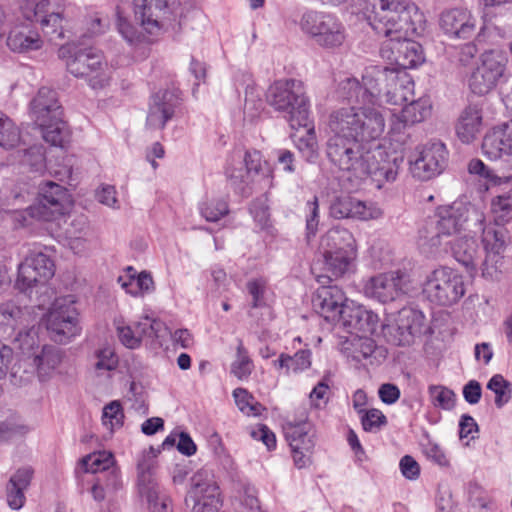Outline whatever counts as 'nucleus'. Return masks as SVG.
I'll return each instance as SVG.
<instances>
[{"instance_id":"nucleus-55","label":"nucleus","mask_w":512,"mask_h":512,"mask_svg":"<svg viewBox=\"0 0 512 512\" xmlns=\"http://www.w3.org/2000/svg\"><path fill=\"white\" fill-rule=\"evenodd\" d=\"M199 211L202 217L209 222H216L229 212L226 201L222 199H213L202 202L199 205Z\"/></svg>"},{"instance_id":"nucleus-28","label":"nucleus","mask_w":512,"mask_h":512,"mask_svg":"<svg viewBox=\"0 0 512 512\" xmlns=\"http://www.w3.org/2000/svg\"><path fill=\"white\" fill-rule=\"evenodd\" d=\"M330 215L335 219L353 218L359 220L378 219L383 212L373 203L344 196L336 198L330 205Z\"/></svg>"},{"instance_id":"nucleus-21","label":"nucleus","mask_w":512,"mask_h":512,"mask_svg":"<svg viewBox=\"0 0 512 512\" xmlns=\"http://www.w3.org/2000/svg\"><path fill=\"white\" fill-rule=\"evenodd\" d=\"M371 68H389L388 66L381 65H371L365 68L362 75V82H359L356 78H348L346 81L342 83V88L346 91V98L348 100H353L359 104L363 105H378L381 106L383 104V97L385 94V90L389 88V83L387 81H377L375 82V89L368 88L366 84V76L368 75V70Z\"/></svg>"},{"instance_id":"nucleus-7","label":"nucleus","mask_w":512,"mask_h":512,"mask_svg":"<svg viewBox=\"0 0 512 512\" xmlns=\"http://www.w3.org/2000/svg\"><path fill=\"white\" fill-rule=\"evenodd\" d=\"M299 26L305 35L324 49L341 47L347 37L344 24L331 13L307 11L302 14Z\"/></svg>"},{"instance_id":"nucleus-38","label":"nucleus","mask_w":512,"mask_h":512,"mask_svg":"<svg viewBox=\"0 0 512 512\" xmlns=\"http://www.w3.org/2000/svg\"><path fill=\"white\" fill-rule=\"evenodd\" d=\"M357 251L353 234L346 228L334 226L330 228L321 240L322 252Z\"/></svg>"},{"instance_id":"nucleus-20","label":"nucleus","mask_w":512,"mask_h":512,"mask_svg":"<svg viewBox=\"0 0 512 512\" xmlns=\"http://www.w3.org/2000/svg\"><path fill=\"white\" fill-rule=\"evenodd\" d=\"M181 91L177 88L161 90L151 96L146 125L151 129H164L181 109Z\"/></svg>"},{"instance_id":"nucleus-58","label":"nucleus","mask_w":512,"mask_h":512,"mask_svg":"<svg viewBox=\"0 0 512 512\" xmlns=\"http://www.w3.org/2000/svg\"><path fill=\"white\" fill-rule=\"evenodd\" d=\"M506 35V29L493 24H484L476 36V42L478 44L497 46L505 39Z\"/></svg>"},{"instance_id":"nucleus-34","label":"nucleus","mask_w":512,"mask_h":512,"mask_svg":"<svg viewBox=\"0 0 512 512\" xmlns=\"http://www.w3.org/2000/svg\"><path fill=\"white\" fill-rule=\"evenodd\" d=\"M365 293L381 303L394 301L403 294L401 278L393 273L375 276L366 285Z\"/></svg>"},{"instance_id":"nucleus-16","label":"nucleus","mask_w":512,"mask_h":512,"mask_svg":"<svg viewBox=\"0 0 512 512\" xmlns=\"http://www.w3.org/2000/svg\"><path fill=\"white\" fill-rule=\"evenodd\" d=\"M158 451L150 447L148 453L138 460V491L150 503L154 512H167L169 497L161 490L154 476L155 457Z\"/></svg>"},{"instance_id":"nucleus-51","label":"nucleus","mask_w":512,"mask_h":512,"mask_svg":"<svg viewBox=\"0 0 512 512\" xmlns=\"http://www.w3.org/2000/svg\"><path fill=\"white\" fill-rule=\"evenodd\" d=\"M492 212L497 224H505L512 219V193H504L492 200Z\"/></svg>"},{"instance_id":"nucleus-35","label":"nucleus","mask_w":512,"mask_h":512,"mask_svg":"<svg viewBox=\"0 0 512 512\" xmlns=\"http://www.w3.org/2000/svg\"><path fill=\"white\" fill-rule=\"evenodd\" d=\"M482 127V104L470 103L461 112L455 130L462 143L470 144L477 139Z\"/></svg>"},{"instance_id":"nucleus-48","label":"nucleus","mask_w":512,"mask_h":512,"mask_svg":"<svg viewBox=\"0 0 512 512\" xmlns=\"http://www.w3.org/2000/svg\"><path fill=\"white\" fill-rule=\"evenodd\" d=\"M487 389L495 394V405L502 408L512 397V384L501 374L493 375L487 383Z\"/></svg>"},{"instance_id":"nucleus-45","label":"nucleus","mask_w":512,"mask_h":512,"mask_svg":"<svg viewBox=\"0 0 512 512\" xmlns=\"http://www.w3.org/2000/svg\"><path fill=\"white\" fill-rule=\"evenodd\" d=\"M134 326L140 336V341L143 339H161L168 333V328L163 321L149 316L142 317L140 321L134 324Z\"/></svg>"},{"instance_id":"nucleus-5","label":"nucleus","mask_w":512,"mask_h":512,"mask_svg":"<svg viewBox=\"0 0 512 512\" xmlns=\"http://www.w3.org/2000/svg\"><path fill=\"white\" fill-rule=\"evenodd\" d=\"M328 133L326 154L329 161L356 178L367 177L371 173V159L375 157L370 148L356 141L345 131H336L328 126Z\"/></svg>"},{"instance_id":"nucleus-2","label":"nucleus","mask_w":512,"mask_h":512,"mask_svg":"<svg viewBox=\"0 0 512 512\" xmlns=\"http://www.w3.org/2000/svg\"><path fill=\"white\" fill-rule=\"evenodd\" d=\"M367 20L378 35L399 40L416 32L422 15L411 0H376Z\"/></svg>"},{"instance_id":"nucleus-22","label":"nucleus","mask_w":512,"mask_h":512,"mask_svg":"<svg viewBox=\"0 0 512 512\" xmlns=\"http://www.w3.org/2000/svg\"><path fill=\"white\" fill-rule=\"evenodd\" d=\"M378 322V315L373 311L354 302H348L335 325L351 334L373 335L377 330Z\"/></svg>"},{"instance_id":"nucleus-26","label":"nucleus","mask_w":512,"mask_h":512,"mask_svg":"<svg viewBox=\"0 0 512 512\" xmlns=\"http://www.w3.org/2000/svg\"><path fill=\"white\" fill-rule=\"evenodd\" d=\"M35 317L27 306H20L15 301L0 305V338L8 340L20 329L28 328Z\"/></svg>"},{"instance_id":"nucleus-36","label":"nucleus","mask_w":512,"mask_h":512,"mask_svg":"<svg viewBox=\"0 0 512 512\" xmlns=\"http://www.w3.org/2000/svg\"><path fill=\"white\" fill-rule=\"evenodd\" d=\"M7 47L15 53H29L42 48L43 40L39 33L28 26L12 28L6 39Z\"/></svg>"},{"instance_id":"nucleus-47","label":"nucleus","mask_w":512,"mask_h":512,"mask_svg":"<svg viewBox=\"0 0 512 512\" xmlns=\"http://www.w3.org/2000/svg\"><path fill=\"white\" fill-rule=\"evenodd\" d=\"M20 130L14 121L0 111V146L11 149L20 142Z\"/></svg>"},{"instance_id":"nucleus-13","label":"nucleus","mask_w":512,"mask_h":512,"mask_svg":"<svg viewBox=\"0 0 512 512\" xmlns=\"http://www.w3.org/2000/svg\"><path fill=\"white\" fill-rule=\"evenodd\" d=\"M191 488L185 503L192 512H218L222 506L219 486L211 472L205 469L197 471L191 478Z\"/></svg>"},{"instance_id":"nucleus-40","label":"nucleus","mask_w":512,"mask_h":512,"mask_svg":"<svg viewBox=\"0 0 512 512\" xmlns=\"http://www.w3.org/2000/svg\"><path fill=\"white\" fill-rule=\"evenodd\" d=\"M62 351L53 345H44L40 352L33 353V365L41 381H44L62 361Z\"/></svg>"},{"instance_id":"nucleus-4","label":"nucleus","mask_w":512,"mask_h":512,"mask_svg":"<svg viewBox=\"0 0 512 512\" xmlns=\"http://www.w3.org/2000/svg\"><path fill=\"white\" fill-rule=\"evenodd\" d=\"M343 107L333 111L328 126L336 131H345L366 146L379 139L385 130L384 110L378 105Z\"/></svg>"},{"instance_id":"nucleus-46","label":"nucleus","mask_w":512,"mask_h":512,"mask_svg":"<svg viewBox=\"0 0 512 512\" xmlns=\"http://www.w3.org/2000/svg\"><path fill=\"white\" fill-rule=\"evenodd\" d=\"M115 463L114 456L108 451H98L89 454L81 459V465L85 472L100 474L109 469Z\"/></svg>"},{"instance_id":"nucleus-49","label":"nucleus","mask_w":512,"mask_h":512,"mask_svg":"<svg viewBox=\"0 0 512 512\" xmlns=\"http://www.w3.org/2000/svg\"><path fill=\"white\" fill-rule=\"evenodd\" d=\"M236 359L231 364V373L238 379H247L253 370V362L244 347L242 340L238 341Z\"/></svg>"},{"instance_id":"nucleus-53","label":"nucleus","mask_w":512,"mask_h":512,"mask_svg":"<svg viewBox=\"0 0 512 512\" xmlns=\"http://www.w3.org/2000/svg\"><path fill=\"white\" fill-rule=\"evenodd\" d=\"M97 361L94 368L98 375L104 371H114L119 365V358L113 348L106 346L95 351Z\"/></svg>"},{"instance_id":"nucleus-64","label":"nucleus","mask_w":512,"mask_h":512,"mask_svg":"<svg viewBox=\"0 0 512 512\" xmlns=\"http://www.w3.org/2000/svg\"><path fill=\"white\" fill-rule=\"evenodd\" d=\"M95 480L109 491H115L121 486L120 472L115 463L109 469L98 474Z\"/></svg>"},{"instance_id":"nucleus-43","label":"nucleus","mask_w":512,"mask_h":512,"mask_svg":"<svg viewBox=\"0 0 512 512\" xmlns=\"http://www.w3.org/2000/svg\"><path fill=\"white\" fill-rule=\"evenodd\" d=\"M226 175L235 193L242 197H248L252 194L255 177L246 171L243 166L228 168Z\"/></svg>"},{"instance_id":"nucleus-23","label":"nucleus","mask_w":512,"mask_h":512,"mask_svg":"<svg viewBox=\"0 0 512 512\" xmlns=\"http://www.w3.org/2000/svg\"><path fill=\"white\" fill-rule=\"evenodd\" d=\"M347 304L348 300L345 293L337 285H323L319 287L312 299L315 312L334 325L339 320Z\"/></svg>"},{"instance_id":"nucleus-6","label":"nucleus","mask_w":512,"mask_h":512,"mask_svg":"<svg viewBox=\"0 0 512 512\" xmlns=\"http://www.w3.org/2000/svg\"><path fill=\"white\" fill-rule=\"evenodd\" d=\"M66 52L70 53L66 61V67L72 75L77 78H84L94 90L102 89L108 85L111 79L110 69L99 51L89 47L71 52L62 47L59 50V56L65 58Z\"/></svg>"},{"instance_id":"nucleus-61","label":"nucleus","mask_w":512,"mask_h":512,"mask_svg":"<svg viewBox=\"0 0 512 512\" xmlns=\"http://www.w3.org/2000/svg\"><path fill=\"white\" fill-rule=\"evenodd\" d=\"M358 339L352 343L353 351L351 357L357 362H361L372 356L375 351V343L368 335H357Z\"/></svg>"},{"instance_id":"nucleus-25","label":"nucleus","mask_w":512,"mask_h":512,"mask_svg":"<svg viewBox=\"0 0 512 512\" xmlns=\"http://www.w3.org/2000/svg\"><path fill=\"white\" fill-rule=\"evenodd\" d=\"M476 226L479 227V225ZM477 230H482V242L486 250V258L482 262V276L495 279L499 273L498 263L502 261L501 253L506 245L505 231L502 228L493 227H481Z\"/></svg>"},{"instance_id":"nucleus-37","label":"nucleus","mask_w":512,"mask_h":512,"mask_svg":"<svg viewBox=\"0 0 512 512\" xmlns=\"http://www.w3.org/2000/svg\"><path fill=\"white\" fill-rule=\"evenodd\" d=\"M457 262L463 265L468 272L473 273L479 264V247L472 237H460L448 243Z\"/></svg>"},{"instance_id":"nucleus-39","label":"nucleus","mask_w":512,"mask_h":512,"mask_svg":"<svg viewBox=\"0 0 512 512\" xmlns=\"http://www.w3.org/2000/svg\"><path fill=\"white\" fill-rule=\"evenodd\" d=\"M128 279L120 276L118 283L130 295L134 297L150 294L155 290L154 281L150 272L142 271L139 274L136 270L129 266L127 268Z\"/></svg>"},{"instance_id":"nucleus-18","label":"nucleus","mask_w":512,"mask_h":512,"mask_svg":"<svg viewBox=\"0 0 512 512\" xmlns=\"http://www.w3.org/2000/svg\"><path fill=\"white\" fill-rule=\"evenodd\" d=\"M178 0H135V17L150 35H157L170 20Z\"/></svg>"},{"instance_id":"nucleus-33","label":"nucleus","mask_w":512,"mask_h":512,"mask_svg":"<svg viewBox=\"0 0 512 512\" xmlns=\"http://www.w3.org/2000/svg\"><path fill=\"white\" fill-rule=\"evenodd\" d=\"M324 275L328 280L344 278L354 273L357 251L322 252Z\"/></svg>"},{"instance_id":"nucleus-50","label":"nucleus","mask_w":512,"mask_h":512,"mask_svg":"<svg viewBox=\"0 0 512 512\" xmlns=\"http://www.w3.org/2000/svg\"><path fill=\"white\" fill-rule=\"evenodd\" d=\"M429 399L435 408L451 410L455 406V393L442 385L428 387Z\"/></svg>"},{"instance_id":"nucleus-59","label":"nucleus","mask_w":512,"mask_h":512,"mask_svg":"<svg viewBox=\"0 0 512 512\" xmlns=\"http://www.w3.org/2000/svg\"><path fill=\"white\" fill-rule=\"evenodd\" d=\"M249 212L260 229L270 227V213L267 200L264 197L253 200L249 206Z\"/></svg>"},{"instance_id":"nucleus-10","label":"nucleus","mask_w":512,"mask_h":512,"mask_svg":"<svg viewBox=\"0 0 512 512\" xmlns=\"http://www.w3.org/2000/svg\"><path fill=\"white\" fill-rule=\"evenodd\" d=\"M423 294L431 303L441 306L452 305L465 294L463 277L451 268H437L427 276Z\"/></svg>"},{"instance_id":"nucleus-63","label":"nucleus","mask_w":512,"mask_h":512,"mask_svg":"<svg viewBox=\"0 0 512 512\" xmlns=\"http://www.w3.org/2000/svg\"><path fill=\"white\" fill-rule=\"evenodd\" d=\"M306 212V234L307 238L316 235L319 225V204L318 198L315 196L312 201H308L305 206Z\"/></svg>"},{"instance_id":"nucleus-24","label":"nucleus","mask_w":512,"mask_h":512,"mask_svg":"<svg viewBox=\"0 0 512 512\" xmlns=\"http://www.w3.org/2000/svg\"><path fill=\"white\" fill-rule=\"evenodd\" d=\"M64 3L62 0H39L34 6V17L50 41L64 38Z\"/></svg>"},{"instance_id":"nucleus-8","label":"nucleus","mask_w":512,"mask_h":512,"mask_svg":"<svg viewBox=\"0 0 512 512\" xmlns=\"http://www.w3.org/2000/svg\"><path fill=\"white\" fill-rule=\"evenodd\" d=\"M45 325L50 339L67 344L81 333L79 312L73 295L56 298L45 315Z\"/></svg>"},{"instance_id":"nucleus-11","label":"nucleus","mask_w":512,"mask_h":512,"mask_svg":"<svg viewBox=\"0 0 512 512\" xmlns=\"http://www.w3.org/2000/svg\"><path fill=\"white\" fill-rule=\"evenodd\" d=\"M387 81L389 88L385 90L383 103L403 105L413 98L414 82L410 75L399 68H371L366 76L368 88L375 89V82Z\"/></svg>"},{"instance_id":"nucleus-41","label":"nucleus","mask_w":512,"mask_h":512,"mask_svg":"<svg viewBox=\"0 0 512 512\" xmlns=\"http://www.w3.org/2000/svg\"><path fill=\"white\" fill-rule=\"evenodd\" d=\"M41 128L43 139L55 147H64L70 139V130L62 116L48 120L47 123L37 124Z\"/></svg>"},{"instance_id":"nucleus-27","label":"nucleus","mask_w":512,"mask_h":512,"mask_svg":"<svg viewBox=\"0 0 512 512\" xmlns=\"http://www.w3.org/2000/svg\"><path fill=\"white\" fill-rule=\"evenodd\" d=\"M407 38L386 40L380 50L382 57L395 61L402 67H416L421 64L424 59L421 45Z\"/></svg>"},{"instance_id":"nucleus-17","label":"nucleus","mask_w":512,"mask_h":512,"mask_svg":"<svg viewBox=\"0 0 512 512\" xmlns=\"http://www.w3.org/2000/svg\"><path fill=\"white\" fill-rule=\"evenodd\" d=\"M298 421H289L284 427L285 437L292 450L294 464L301 469L310 463V453L315 446V431L307 420L305 411Z\"/></svg>"},{"instance_id":"nucleus-3","label":"nucleus","mask_w":512,"mask_h":512,"mask_svg":"<svg viewBox=\"0 0 512 512\" xmlns=\"http://www.w3.org/2000/svg\"><path fill=\"white\" fill-rule=\"evenodd\" d=\"M266 103L281 114L292 129L308 128L310 135V101L304 83L294 78H283L271 83L265 93Z\"/></svg>"},{"instance_id":"nucleus-31","label":"nucleus","mask_w":512,"mask_h":512,"mask_svg":"<svg viewBox=\"0 0 512 512\" xmlns=\"http://www.w3.org/2000/svg\"><path fill=\"white\" fill-rule=\"evenodd\" d=\"M482 152L490 160L512 155V119L493 127L483 138Z\"/></svg>"},{"instance_id":"nucleus-30","label":"nucleus","mask_w":512,"mask_h":512,"mask_svg":"<svg viewBox=\"0 0 512 512\" xmlns=\"http://www.w3.org/2000/svg\"><path fill=\"white\" fill-rule=\"evenodd\" d=\"M440 28L450 38L467 39L474 35L476 19L466 9L454 8L440 16Z\"/></svg>"},{"instance_id":"nucleus-56","label":"nucleus","mask_w":512,"mask_h":512,"mask_svg":"<svg viewBox=\"0 0 512 512\" xmlns=\"http://www.w3.org/2000/svg\"><path fill=\"white\" fill-rule=\"evenodd\" d=\"M124 412L120 401L114 400L105 405L102 413V423L109 430L122 427Z\"/></svg>"},{"instance_id":"nucleus-44","label":"nucleus","mask_w":512,"mask_h":512,"mask_svg":"<svg viewBox=\"0 0 512 512\" xmlns=\"http://www.w3.org/2000/svg\"><path fill=\"white\" fill-rule=\"evenodd\" d=\"M134 326L140 336V341L143 339H161L168 333V328L163 321L149 316L142 317L140 321L134 324Z\"/></svg>"},{"instance_id":"nucleus-1","label":"nucleus","mask_w":512,"mask_h":512,"mask_svg":"<svg viewBox=\"0 0 512 512\" xmlns=\"http://www.w3.org/2000/svg\"><path fill=\"white\" fill-rule=\"evenodd\" d=\"M481 229L484 218L473 206L463 202H454L451 205L440 206L434 216L419 230L420 239L432 248L444 246L457 238V235L466 228L470 220Z\"/></svg>"},{"instance_id":"nucleus-57","label":"nucleus","mask_w":512,"mask_h":512,"mask_svg":"<svg viewBox=\"0 0 512 512\" xmlns=\"http://www.w3.org/2000/svg\"><path fill=\"white\" fill-rule=\"evenodd\" d=\"M23 165L28 166L30 171L41 173L45 168V156L42 146L33 145L23 151L21 159Z\"/></svg>"},{"instance_id":"nucleus-29","label":"nucleus","mask_w":512,"mask_h":512,"mask_svg":"<svg viewBox=\"0 0 512 512\" xmlns=\"http://www.w3.org/2000/svg\"><path fill=\"white\" fill-rule=\"evenodd\" d=\"M431 113V104L426 98L418 100L410 99V103L405 105L399 114H392L390 133L392 136L399 135L396 141L404 142L401 134L408 126L424 121Z\"/></svg>"},{"instance_id":"nucleus-32","label":"nucleus","mask_w":512,"mask_h":512,"mask_svg":"<svg viewBox=\"0 0 512 512\" xmlns=\"http://www.w3.org/2000/svg\"><path fill=\"white\" fill-rule=\"evenodd\" d=\"M31 115L36 124L47 123L48 120L58 119L63 115V109L58 102L57 93L47 87L39 89L30 103Z\"/></svg>"},{"instance_id":"nucleus-52","label":"nucleus","mask_w":512,"mask_h":512,"mask_svg":"<svg viewBox=\"0 0 512 512\" xmlns=\"http://www.w3.org/2000/svg\"><path fill=\"white\" fill-rule=\"evenodd\" d=\"M21 353L27 358H33V353H37L36 346V332L32 329H20L16 334L10 338Z\"/></svg>"},{"instance_id":"nucleus-19","label":"nucleus","mask_w":512,"mask_h":512,"mask_svg":"<svg viewBox=\"0 0 512 512\" xmlns=\"http://www.w3.org/2000/svg\"><path fill=\"white\" fill-rule=\"evenodd\" d=\"M448 161L444 143L434 141L423 146L414 160L410 161L413 177L427 181L443 172Z\"/></svg>"},{"instance_id":"nucleus-12","label":"nucleus","mask_w":512,"mask_h":512,"mask_svg":"<svg viewBox=\"0 0 512 512\" xmlns=\"http://www.w3.org/2000/svg\"><path fill=\"white\" fill-rule=\"evenodd\" d=\"M69 194L66 188L52 181H47L39 187L38 202L23 209V220L27 218L52 221L63 215Z\"/></svg>"},{"instance_id":"nucleus-62","label":"nucleus","mask_w":512,"mask_h":512,"mask_svg":"<svg viewBox=\"0 0 512 512\" xmlns=\"http://www.w3.org/2000/svg\"><path fill=\"white\" fill-rule=\"evenodd\" d=\"M26 195L18 190H12L9 185L0 189V201L2 205L11 211L22 210L21 204L25 201Z\"/></svg>"},{"instance_id":"nucleus-42","label":"nucleus","mask_w":512,"mask_h":512,"mask_svg":"<svg viewBox=\"0 0 512 512\" xmlns=\"http://www.w3.org/2000/svg\"><path fill=\"white\" fill-rule=\"evenodd\" d=\"M273 365L277 369L284 370L286 374L300 373L311 366V351L310 349H300L292 356L281 353Z\"/></svg>"},{"instance_id":"nucleus-9","label":"nucleus","mask_w":512,"mask_h":512,"mask_svg":"<svg viewBox=\"0 0 512 512\" xmlns=\"http://www.w3.org/2000/svg\"><path fill=\"white\" fill-rule=\"evenodd\" d=\"M507 63L508 57L504 50L500 48L485 50L469 77L468 85L471 92L484 96L494 90L505 75Z\"/></svg>"},{"instance_id":"nucleus-60","label":"nucleus","mask_w":512,"mask_h":512,"mask_svg":"<svg viewBox=\"0 0 512 512\" xmlns=\"http://www.w3.org/2000/svg\"><path fill=\"white\" fill-rule=\"evenodd\" d=\"M363 430L370 433H377L387 424L386 416L378 409H369L360 413Z\"/></svg>"},{"instance_id":"nucleus-54","label":"nucleus","mask_w":512,"mask_h":512,"mask_svg":"<svg viewBox=\"0 0 512 512\" xmlns=\"http://www.w3.org/2000/svg\"><path fill=\"white\" fill-rule=\"evenodd\" d=\"M371 173L377 181L385 180L386 182H393L398 175V158L394 157L392 160H387L382 163H376L371 159Z\"/></svg>"},{"instance_id":"nucleus-14","label":"nucleus","mask_w":512,"mask_h":512,"mask_svg":"<svg viewBox=\"0 0 512 512\" xmlns=\"http://www.w3.org/2000/svg\"><path fill=\"white\" fill-rule=\"evenodd\" d=\"M55 274L53 260L42 252H33L18 265L15 287L30 294L34 288L44 286Z\"/></svg>"},{"instance_id":"nucleus-15","label":"nucleus","mask_w":512,"mask_h":512,"mask_svg":"<svg viewBox=\"0 0 512 512\" xmlns=\"http://www.w3.org/2000/svg\"><path fill=\"white\" fill-rule=\"evenodd\" d=\"M426 318L422 311L404 307L394 324H383L382 332L388 341L398 346L410 345L415 337L425 333Z\"/></svg>"}]
</instances>
